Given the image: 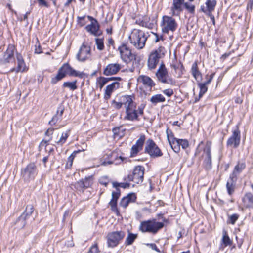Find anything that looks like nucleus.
<instances>
[{"instance_id": "obj_47", "label": "nucleus", "mask_w": 253, "mask_h": 253, "mask_svg": "<svg viewBox=\"0 0 253 253\" xmlns=\"http://www.w3.org/2000/svg\"><path fill=\"white\" fill-rule=\"evenodd\" d=\"M113 186L116 189L118 188V187H121L123 188H127L129 187L130 184L127 182L118 183L117 182H113Z\"/></svg>"}, {"instance_id": "obj_27", "label": "nucleus", "mask_w": 253, "mask_h": 253, "mask_svg": "<svg viewBox=\"0 0 253 253\" xmlns=\"http://www.w3.org/2000/svg\"><path fill=\"white\" fill-rule=\"evenodd\" d=\"M246 165L245 161H238L230 176L238 179V175L245 169Z\"/></svg>"}, {"instance_id": "obj_23", "label": "nucleus", "mask_w": 253, "mask_h": 253, "mask_svg": "<svg viewBox=\"0 0 253 253\" xmlns=\"http://www.w3.org/2000/svg\"><path fill=\"white\" fill-rule=\"evenodd\" d=\"M158 18V14L155 13L154 14H152L149 16L147 15L144 16V21L145 24L144 27L147 28L148 29H153L155 27L157 24Z\"/></svg>"}, {"instance_id": "obj_35", "label": "nucleus", "mask_w": 253, "mask_h": 253, "mask_svg": "<svg viewBox=\"0 0 253 253\" xmlns=\"http://www.w3.org/2000/svg\"><path fill=\"white\" fill-rule=\"evenodd\" d=\"M221 242L225 247L231 246L233 243L232 241L230 239L229 236L228 235L227 231L225 230H224L222 232V238Z\"/></svg>"}, {"instance_id": "obj_13", "label": "nucleus", "mask_w": 253, "mask_h": 253, "mask_svg": "<svg viewBox=\"0 0 253 253\" xmlns=\"http://www.w3.org/2000/svg\"><path fill=\"white\" fill-rule=\"evenodd\" d=\"M241 141V132L238 126L232 131V135L227 141L226 145L228 147L238 148Z\"/></svg>"}, {"instance_id": "obj_17", "label": "nucleus", "mask_w": 253, "mask_h": 253, "mask_svg": "<svg viewBox=\"0 0 253 253\" xmlns=\"http://www.w3.org/2000/svg\"><path fill=\"white\" fill-rule=\"evenodd\" d=\"M92 177L88 176L76 182L74 187L78 192L83 193L84 190L92 184Z\"/></svg>"}, {"instance_id": "obj_55", "label": "nucleus", "mask_w": 253, "mask_h": 253, "mask_svg": "<svg viewBox=\"0 0 253 253\" xmlns=\"http://www.w3.org/2000/svg\"><path fill=\"white\" fill-rule=\"evenodd\" d=\"M144 16H143L142 18H137L135 21V23L136 24H138L142 27H144Z\"/></svg>"}, {"instance_id": "obj_63", "label": "nucleus", "mask_w": 253, "mask_h": 253, "mask_svg": "<svg viewBox=\"0 0 253 253\" xmlns=\"http://www.w3.org/2000/svg\"><path fill=\"white\" fill-rule=\"evenodd\" d=\"M215 73H213L211 74L210 75L209 78L207 80V81L205 82H204L206 84L208 85L212 80L213 77L215 76Z\"/></svg>"}, {"instance_id": "obj_34", "label": "nucleus", "mask_w": 253, "mask_h": 253, "mask_svg": "<svg viewBox=\"0 0 253 253\" xmlns=\"http://www.w3.org/2000/svg\"><path fill=\"white\" fill-rule=\"evenodd\" d=\"M243 202L246 208H252L253 207V196L252 194H246L243 198Z\"/></svg>"}, {"instance_id": "obj_30", "label": "nucleus", "mask_w": 253, "mask_h": 253, "mask_svg": "<svg viewBox=\"0 0 253 253\" xmlns=\"http://www.w3.org/2000/svg\"><path fill=\"white\" fill-rule=\"evenodd\" d=\"M120 196V190L117 188L116 191H113L112 193V198L109 204L111 207L112 211H115L117 210V203L118 198Z\"/></svg>"}, {"instance_id": "obj_28", "label": "nucleus", "mask_w": 253, "mask_h": 253, "mask_svg": "<svg viewBox=\"0 0 253 253\" xmlns=\"http://www.w3.org/2000/svg\"><path fill=\"white\" fill-rule=\"evenodd\" d=\"M137 82L150 88L155 85V83L151 78L145 75H140L137 78Z\"/></svg>"}, {"instance_id": "obj_36", "label": "nucleus", "mask_w": 253, "mask_h": 253, "mask_svg": "<svg viewBox=\"0 0 253 253\" xmlns=\"http://www.w3.org/2000/svg\"><path fill=\"white\" fill-rule=\"evenodd\" d=\"M150 101L153 104L156 105L158 103L165 102V98L162 94H158L152 96Z\"/></svg>"}, {"instance_id": "obj_51", "label": "nucleus", "mask_w": 253, "mask_h": 253, "mask_svg": "<svg viewBox=\"0 0 253 253\" xmlns=\"http://www.w3.org/2000/svg\"><path fill=\"white\" fill-rule=\"evenodd\" d=\"M99 251L97 246V244L95 243L92 245L87 252V253H99Z\"/></svg>"}, {"instance_id": "obj_7", "label": "nucleus", "mask_w": 253, "mask_h": 253, "mask_svg": "<svg viewBox=\"0 0 253 253\" xmlns=\"http://www.w3.org/2000/svg\"><path fill=\"white\" fill-rule=\"evenodd\" d=\"M144 108L145 105L142 104L137 109L136 104L132 107L126 108L124 119L131 121H139V116L143 115Z\"/></svg>"}, {"instance_id": "obj_5", "label": "nucleus", "mask_w": 253, "mask_h": 253, "mask_svg": "<svg viewBox=\"0 0 253 253\" xmlns=\"http://www.w3.org/2000/svg\"><path fill=\"white\" fill-rule=\"evenodd\" d=\"M160 27L163 33L174 32L178 27V23L172 16L164 15L160 23Z\"/></svg>"}, {"instance_id": "obj_10", "label": "nucleus", "mask_w": 253, "mask_h": 253, "mask_svg": "<svg viewBox=\"0 0 253 253\" xmlns=\"http://www.w3.org/2000/svg\"><path fill=\"white\" fill-rule=\"evenodd\" d=\"M211 144V141H207L203 149L202 157L204 158V161L203 165L207 170L211 169L212 168Z\"/></svg>"}, {"instance_id": "obj_39", "label": "nucleus", "mask_w": 253, "mask_h": 253, "mask_svg": "<svg viewBox=\"0 0 253 253\" xmlns=\"http://www.w3.org/2000/svg\"><path fill=\"white\" fill-rule=\"evenodd\" d=\"M69 132L70 130H68L66 132H63L59 140L57 141H55V143L58 145L62 146L66 142L67 139L69 137Z\"/></svg>"}, {"instance_id": "obj_25", "label": "nucleus", "mask_w": 253, "mask_h": 253, "mask_svg": "<svg viewBox=\"0 0 253 253\" xmlns=\"http://www.w3.org/2000/svg\"><path fill=\"white\" fill-rule=\"evenodd\" d=\"M120 87V83L118 82H114L106 87L105 93L104 95V98L107 100H108L112 93V92L119 88Z\"/></svg>"}, {"instance_id": "obj_37", "label": "nucleus", "mask_w": 253, "mask_h": 253, "mask_svg": "<svg viewBox=\"0 0 253 253\" xmlns=\"http://www.w3.org/2000/svg\"><path fill=\"white\" fill-rule=\"evenodd\" d=\"M137 238V234L128 232V235L125 240V245L129 246L132 245Z\"/></svg>"}, {"instance_id": "obj_56", "label": "nucleus", "mask_w": 253, "mask_h": 253, "mask_svg": "<svg viewBox=\"0 0 253 253\" xmlns=\"http://www.w3.org/2000/svg\"><path fill=\"white\" fill-rule=\"evenodd\" d=\"M112 105H113L115 109H119L122 107L123 105L120 100L119 102H117L115 100H113L112 102Z\"/></svg>"}, {"instance_id": "obj_58", "label": "nucleus", "mask_w": 253, "mask_h": 253, "mask_svg": "<svg viewBox=\"0 0 253 253\" xmlns=\"http://www.w3.org/2000/svg\"><path fill=\"white\" fill-rule=\"evenodd\" d=\"M42 48L39 43H37L35 45V53L40 54L42 53Z\"/></svg>"}, {"instance_id": "obj_38", "label": "nucleus", "mask_w": 253, "mask_h": 253, "mask_svg": "<svg viewBox=\"0 0 253 253\" xmlns=\"http://www.w3.org/2000/svg\"><path fill=\"white\" fill-rule=\"evenodd\" d=\"M77 81L75 80L73 82H65L63 83L62 86L64 88H68L71 90H75L77 89Z\"/></svg>"}, {"instance_id": "obj_26", "label": "nucleus", "mask_w": 253, "mask_h": 253, "mask_svg": "<svg viewBox=\"0 0 253 253\" xmlns=\"http://www.w3.org/2000/svg\"><path fill=\"white\" fill-rule=\"evenodd\" d=\"M136 198V195L135 193H129L121 200L119 204L120 206L126 208L129 203L135 202Z\"/></svg>"}, {"instance_id": "obj_52", "label": "nucleus", "mask_w": 253, "mask_h": 253, "mask_svg": "<svg viewBox=\"0 0 253 253\" xmlns=\"http://www.w3.org/2000/svg\"><path fill=\"white\" fill-rule=\"evenodd\" d=\"M64 111V107L62 104H60L58 106L56 114L57 115H58L59 117H62V115L63 114Z\"/></svg>"}, {"instance_id": "obj_33", "label": "nucleus", "mask_w": 253, "mask_h": 253, "mask_svg": "<svg viewBox=\"0 0 253 253\" xmlns=\"http://www.w3.org/2000/svg\"><path fill=\"white\" fill-rule=\"evenodd\" d=\"M179 139L173 138V140L169 141V143L173 151L176 153L179 152L180 150V142L179 141Z\"/></svg>"}, {"instance_id": "obj_14", "label": "nucleus", "mask_w": 253, "mask_h": 253, "mask_svg": "<svg viewBox=\"0 0 253 253\" xmlns=\"http://www.w3.org/2000/svg\"><path fill=\"white\" fill-rule=\"evenodd\" d=\"M121 59L126 63H130L133 59L130 48L126 44L123 43L118 47Z\"/></svg>"}, {"instance_id": "obj_22", "label": "nucleus", "mask_w": 253, "mask_h": 253, "mask_svg": "<svg viewBox=\"0 0 253 253\" xmlns=\"http://www.w3.org/2000/svg\"><path fill=\"white\" fill-rule=\"evenodd\" d=\"M100 26L97 20L92 22L91 24L85 27V30L91 35L95 36H99L102 34V32L99 29Z\"/></svg>"}, {"instance_id": "obj_4", "label": "nucleus", "mask_w": 253, "mask_h": 253, "mask_svg": "<svg viewBox=\"0 0 253 253\" xmlns=\"http://www.w3.org/2000/svg\"><path fill=\"white\" fill-rule=\"evenodd\" d=\"M155 75L158 81L161 83L170 85H175L176 84L175 81L169 75L168 71L163 61L161 62Z\"/></svg>"}, {"instance_id": "obj_48", "label": "nucleus", "mask_w": 253, "mask_h": 253, "mask_svg": "<svg viewBox=\"0 0 253 253\" xmlns=\"http://www.w3.org/2000/svg\"><path fill=\"white\" fill-rule=\"evenodd\" d=\"M184 6L189 13L191 14L195 13V6L194 5L189 4L188 2H185Z\"/></svg>"}, {"instance_id": "obj_32", "label": "nucleus", "mask_w": 253, "mask_h": 253, "mask_svg": "<svg viewBox=\"0 0 253 253\" xmlns=\"http://www.w3.org/2000/svg\"><path fill=\"white\" fill-rule=\"evenodd\" d=\"M197 61H195L192 65L191 68V73L194 79L198 82L202 79V73L200 71L198 67Z\"/></svg>"}, {"instance_id": "obj_2", "label": "nucleus", "mask_w": 253, "mask_h": 253, "mask_svg": "<svg viewBox=\"0 0 253 253\" xmlns=\"http://www.w3.org/2000/svg\"><path fill=\"white\" fill-rule=\"evenodd\" d=\"M164 226L163 222H158L155 218L141 221L139 226V230L142 233H149L156 234Z\"/></svg>"}, {"instance_id": "obj_21", "label": "nucleus", "mask_w": 253, "mask_h": 253, "mask_svg": "<svg viewBox=\"0 0 253 253\" xmlns=\"http://www.w3.org/2000/svg\"><path fill=\"white\" fill-rule=\"evenodd\" d=\"M184 0H173L170 10L172 16H178L182 11V6L184 3Z\"/></svg>"}, {"instance_id": "obj_42", "label": "nucleus", "mask_w": 253, "mask_h": 253, "mask_svg": "<svg viewBox=\"0 0 253 253\" xmlns=\"http://www.w3.org/2000/svg\"><path fill=\"white\" fill-rule=\"evenodd\" d=\"M207 84L205 83H198V86L200 88L199 98H201L203 95L207 91Z\"/></svg>"}, {"instance_id": "obj_31", "label": "nucleus", "mask_w": 253, "mask_h": 253, "mask_svg": "<svg viewBox=\"0 0 253 253\" xmlns=\"http://www.w3.org/2000/svg\"><path fill=\"white\" fill-rule=\"evenodd\" d=\"M237 179V178L230 175L226 185L227 193L229 195H231L234 192Z\"/></svg>"}, {"instance_id": "obj_6", "label": "nucleus", "mask_w": 253, "mask_h": 253, "mask_svg": "<svg viewBox=\"0 0 253 253\" xmlns=\"http://www.w3.org/2000/svg\"><path fill=\"white\" fill-rule=\"evenodd\" d=\"M38 173V169L35 163H30L21 170V176L25 182L34 180Z\"/></svg>"}, {"instance_id": "obj_11", "label": "nucleus", "mask_w": 253, "mask_h": 253, "mask_svg": "<svg viewBox=\"0 0 253 253\" xmlns=\"http://www.w3.org/2000/svg\"><path fill=\"white\" fill-rule=\"evenodd\" d=\"M144 152L150 155L151 158H158L163 156V154L155 142L151 139L146 142Z\"/></svg>"}, {"instance_id": "obj_19", "label": "nucleus", "mask_w": 253, "mask_h": 253, "mask_svg": "<svg viewBox=\"0 0 253 253\" xmlns=\"http://www.w3.org/2000/svg\"><path fill=\"white\" fill-rule=\"evenodd\" d=\"M15 50L16 48L13 45L9 44L8 46L7 50L4 52L2 58L5 65L14 61V53Z\"/></svg>"}, {"instance_id": "obj_12", "label": "nucleus", "mask_w": 253, "mask_h": 253, "mask_svg": "<svg viewBox=\"0 0 253 253\" xmlns=\"http://www.w3.org/2000/svg\"><path fill=\"white\" fill-rule=\"evenodd\" d=\"M34 211V207L32 205H28L24 211L17 218L16 224L19 228H23L26 224V220L29 218Z\"/></svg>"}, {"instance_id": "obj_62", "label": "nucleus", "mask_w": 253, "mask_h": 253, "mask_svg": "<svg viewBox=\"0 0 253 253\" xmlns=\"http://www.w3.org/2000/svg\"><path fill=\"white\" fill-rule=\"evenodd\" d=\"M39 2V4L40 6H44L46 7H48L49 5L47 2L45 1L44 0H38Z\"/></svg>"}, {"instance_id": "obj_53", "label": "nucleus", "mask_w": 253, "mask_h": 253, "mask_svg": "<svg viewBox=\"0 0 253 253\" xmlns=\"http://www.w3.org/2000/svg\"><path fill=\"white\" fill-rule=\"evenodd\" d=\"M166 134L168 142H169V141H170L171 140H173V138H176L175 137H174L172 131L171 130L169 129V128L167 129Z\"/></svg>"}, {"instance_id": "obj_44", "label": "nucleus", "mask_w": 253, "mask_h": 253, "mask_svg": "<svg viewBox=\"0 0 253 253\" xmlns=\"http://www.w3.org/2000/svg\"><path fill=\"white\" fill-rule=\"evenodd\" d=\"M180 64V62H178L176 56L175 55L174 58L172 59L170 62V67L176 71L178 69Z\"/></svg>"}, {"instance_id": "obj_64", "label": "nucleus", "mask_w": 253, "mask_h": 253, "mask_svg": "<svg viewBox=\"0 0 253 253\" xmlns=\"http://www.w3.org/2000/svg\"><path fill=\"white\" fill-rule=\"evenodd\" d=\"M253 7V0H249L247 4V9H250L251 10L252 9Z\"/></svg>"}, {"instance_id": "obj_1", "label": "nucleus", "mask_w": 253, "mask_h": 253, "mask_svg": "<svg viewBox=\"0 0 253 253\" xmlns=\"http://www.w3.org/2000/svg\"><path fill=\"white\" fill-rule=\"evenodd\" d=\"M147 36L140 29H133L128 37L130 43L137 49H143L145 45Z\"/></svg>"}, {"instance_id": "obj_18", "label": "nucleus", "mask_w": 253, "mask_h": 253, "mask_svg": "<svg viewBox=\"0 0 253 253\" xmlns=\"http://www.w3.org/2000/svg\"><path fill=\"white\" fill-rule=\"evenodd\" d=\"M145 140V136L144 135H140L139 139L136 141L135 144L133 145L130 151V156L134 157L143 149V145Z\"/></svg>"}, {"instance_id": "obj_29", "label": "nucleus", "mask_w": 253, "mask_h": 253, "mask_svg": "<svg viewBox=\"0 0 253 253\" xmlns=\"http://www.w3.org/2000/svg\"><path fill=\"white\" fill-rule=\"evenodd\" d=\"M16 58L17 61V67L13 68L10 70L11 72L18 73L19 72H24L25 69L26 65L22 55L20 54H17Z\"/></svg>"}, {"instance_id": "obj_40", "label": "nucleus", "mask_w": 253, "mask_h": 253, "mask_svg": "<svg viewBox=\"0 0 253 253\" xmlns=\"http://www.w3.org/2000/svg\"><path fill=\"white\" fill-rule=\"evenodd\" d=\"M113 77L105 78L103 77L98 78L97 82L99 88L101 89L109 81L113 80Z\"/></svg>"}, {"instance_id": "obj_16", "label": "nucleus", "mask_w": 253, "mask_h": 253, "mask_svg": "<svg viewBox=\"0 0 253 253\" xmlns=\"http://www.w3.org/2000/svg\"><path fill=\"white\" fill-rule=\"evenodd\" d=\"M91 56V48L90 46L83 43L78 52L76 58L80 62H84L88 60Z\"/></svg>"}, {"instance_id": "obj_9", "label": "nucleus", "mask_w": 253, "mask_h": 253, "mask_svg": "<svg viewBox=\"0 0 253 253\" xmlns=\"http://www.w3.org/2000/svg\"><path fill=\"white\" fill-rule=\"evenodd\" d=\"M144 168L141 166H136L131 174L128 175L124 180L127 181H132L136 184H140L143 181Z\"/></svg>"}, {"instance_id": "obj_20", "label": "nucleus", "mask_w": 253, "mask_h": 253, "mask_svg": "<svg viewBox=\"0 0 253 253\" xmlns=\"http://www.w3.org/2000/svg\"><path fill=\"white\" fill-rule=\"evenodd\" d=\"M121 69V66L118 63L109 64L106 66L103 71L105 76H110L117 74Z\"/></svg>"}, {"instance_id": "obj_54", "label": "nucleus", "mask_w": 253, "mask_h": 253, "mask_svg": "<svg viewBox=\"0 0 253 253\" xmlns=\"http://www.w3.org/2000/svg\"><path fill=\"white\" fill-rule=\"evenodd\" d=\"M109 179L106 176H103L101 177L99 180V182L101 184L104 185L105 186H107L109 183Z\"/></svg>"}, {"instance_id": "obj_3", "label": "nucleus", "mask_w": 253, "mask_h": 253, "mask_svg": "<svg viewBox=\"0 0 253 253\" xmlns=\"http://www.w3.org/2000/svg\"><path fill=\"white\" fill-rule=\"evenodd\" d=\"M167 53V50L164 46H160L152 50L148 56L147 66L150 70L156 68L160 59L163 58Z\"/></svg>"}, {"instance_id": "obj_61", "label": "nucleus", "mask_w": 253, "mask_h": 253, "mask_svg": "<svg viewBox=\"0 0 253 253\" xmlns=\"http://www.w3.org/2000/svg\"><path fill=\"white\" fill-rule=\"evenodd\" d=\"M73 159H71L70 157L68 158V161L66 164V168L68 169L71 167L73 164Z\"/></svg>"}, {"instance_id": "obj_46", "label": "nucleus", "mask_w": 253, "mask_h": 253, "mask_svg": "<svg viewBox=\"0 0 253 253\" xmlns=\"http://www.w3.org/2000/svg\"><path fill=\"white\" fill-rule=\"evenodd\" d=\"M95 43L97 46V48L99 50H103L104 48L103 40L100 38L95 39Z\"/></svg>"}, {"instance_id": "obj_60", "label": "nucleus", "mask_w": 253, "mask_h": 253, "mask_svg": "<svg viewBox=\"0 0 253 253\" xmlns=\"http://www.w3.org/2000/svg\"><path fill=\"white\" fill-rule=\"evenodd\" d=\"M147 246L150 247L152 250H155L158 253H160V250L158 248L156 245L154 243L148 244Z\"/></svg>"}, {"instance_id": "obj_8", "label": "nucleus", "mask_w": 253, "mask_h": 253, "mask_svg": "<svg viewBox=\"0 0 253 253\" xmlns=\"http://www.w3.org/2000/svg\"><path fill=\"white\" fill-rule=\"evenodd\" d=\"M125 236V233L122 230L109 232L106 236L108 247L113 248L117 246Z\"/></svg>"}, {"instance_id": "obj_45", "label": "nucleus", "mask_w": 253, "mask_h": 253, "mask_svg": "<svg viewBox=\"0 0 253 253\" xmlns=\"http://www.w3.org/2000/svg\"><path fill=\"white\" fill-rule=\"evenodd\" d=\"M239 217V215L235 213L231 215L228 216V220L227 221L228 223H230L232 225L235 224L237 220L238 219Z\"/></svg>"}, {"instance_id": "obj_50", "label": "nucleus", "mask_w": 253, "mask_h": 253, "mask_svg": "<svg viewBox=\"0 0 253 253\" xmlns=\"http://www.w3.org/2000/svg\"><path fill=\"white\" fill-rule=\"evenodd\" d=\"M180 142V146H181L182 148L183 149H186L189 147V142L187 139H179Z\"/></svg>"}, {"instance_id": "obj_24", "label": "nucleus", "mask_w": 253, "mask_h": 253, "mask_svg": "<svg viewBox=\"0 0 253 253\" xmlns=\"http://www.w3.org/2000/svg\"><path fill=\"white\" fill-rule=\"evenodd\" d=\"M135 100V96L134 95H122L120 98V100L121 101L123 105H124L125 108H128L132 106L135 105L134 100Z\"/></svg>"}, {"instance_id": "obj_49", "label": "nucleus", "mask_w": 253, "mask_h": 253, "mask_svg": "<svg viewBox=\"0 0 253 253\" xmlns=\"http://www.w3.org/2000/svg\"><path fill=\"white\" fill-rule=\"evenodd\" d=\"M62 119V117H59L58 115H57L56 114L55 115H54L51 120H50L49 122V124L51 125V126H53V125H54L56 124V123L59 120H61Z\"/></svg>"}, {"instance_id": "obj_59", "label": "nucleus", "mask_w": 253, "mask_h": 253, "mask_svg": "<svg viewBox=\"0 0 253 253\" xmlns=\"http://www.w3.org/2000/svg\"><path fill=\"white\" fill-rule=\"evenodd\" d=\"M52 137H49L47 139H43L42 140L41 142L40 143V145L42 146H44L45 147H46L48 144L49 142L51 140Z\"/></svg>"}, {"instance_id": "obj_41", "label": "nucleus", "mask_w": 253, "mask_h": 253, "mask_svg": "<svg viewBox=\"0 0 253 253\" xmlns=\"http://www.w3.org/2000/svg\"><path fill=\"white\" fill-rule=\"evenodd\" d=\"M70 72H69V76H73V77H78L81 78H82L84 76V72H81L78 71H76L74 69H73L71 66H70V69H69Z\"/></svg>"}, {"instance_id": "obj_57", "label": "nucleus", "mask_w": 253, "mask_h": 253, "mask_svg": "<svg viewBox=\"0 0 253 253\" xmlns=\"http://www.w3.org/2000/svg\"><path fill=\"white\" fill-rule=\"evenodd\" d=\"M163 93L168 97H171L173 94V91L172 89H166L163 91Z\"/></svg>"}, {"instance_id": "obj_15", "label": "nucleus", "mask_w": 253, "mask_h": 253, "mask_svg": "<svg viewBox=\"0 0 253 253\" xmlns=\"http://www.w3.org/2000/svg\"><path fill=\"white\" fill-rule=\"evenodd\" d=\"M70 65L68 63H64L59 68L57 74L55 77H52L51 80V83L53 84H56L58 82L62 80L66 75H69Z\"/></svg>"}, {"instance_id": "obj_43", "label": "nucleus", "mask_w": 253, "mask_h": 253, "mask_svg": "<svg viewBox=\"0 0 253 253\" xmlns=\"http://www.w3.org/2000/svg\"><path fill=\"white\" fill-rule=\"evenodd\" d=\"M216 3V0H207L205 3L207 9L210 11H214Z\"/></svg>"}]
</instances>
